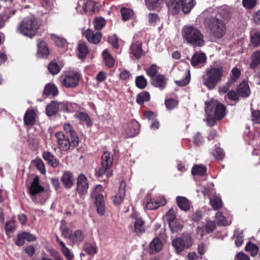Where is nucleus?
<instances>
[{"mask_svg": "<svg viewBox=\"0 0 260 260\" xmlns=\"http://www.w3.org/2000/svg\"><path fill=\"white\" fill-rule=\"evenodd\" d=\"M223 68L211 66L207 68L202 77L203 84L209 90L214 89L221 81Z\"/></svg>", "mask_w": 260, "mask_h": 260, "instance_id": "obj_1", "label": "nucleus"}, {"mask_svg": "<svg viewBox=\"0 0 260 260\" xmlns=\"http://www.w3.org/2000/svg\"><path fill=\"white\" fill-rule=\"evenodd\" d=\"M40 28L37 18L33 15L24 17L17 26L16 32L24 37L32 38Z\"/></svg>", "mask_w": 260, "mask_h": 260, "instance_id": "obj_2", "label": "nucleus"}, {"mask_svg": "<svg viewBox=\"0 0 260 260\" xmlns=\"http://www.w3.org/2000/svg\"><path fill=\"white\" fill-rule=\"evenodd\" d=\"M183 39L193 47H202L205 44L204 36L197 27L185 25L182 30Z\"/></svg>", "mask_w": 260, "mask_h": 260, "instance_id": "obj_3", "label": "nucleus"}, {"mask_svg": "<svg viewBox=\"0 0 260 260\" xmlns=\"http://www.w3.org/2000/svg\"><path fill=\"white\" fill-rule=\"evenodd\" d=\"M169 12L176 14L181 7L184 13L189 12L196 5L195 0H166Z\"/></svg>", "mask_w": 260, "mask_h": 260, "instance_id": "obj_4", "label": "nucleus"}, {"mask_svg": "<svg viewBox=\"0 0 260 260\" xmlns=\"http://www.w3.org/2000/svg\"><path fill=\"white\" fill-rule=\"evenodd\" d=\"M80 79L81 75L78 72L69 71L63 72L59 78V82L61 86L72 88L78 85Z\"/></svg>", "mask_w": 260, "mask_h": 260, "instance_id": "obj_5", "label": "nucleus"}, {"mask_svg": "<svg viewBox=\"0 0 260 260\" xmlns=\"http://www.w3.org/2000/svg\"><path fill=\"white\" fill-rule=\"evenodd\" d=\"M209 26L210 33L213 37L216 38H221L224 36L226 25L222 20L216 17L212 18Z\"/></svg>", "mask_w": 260, "mask_h": 260, "instance_id": "obj_6", "label": "nucleus"}, {"mask_svg": "<svg viewBox=\"0 0 260 260\" xmlns=\"http://www.w3.org/2000/svg\"><path fill=\"white\" fill-rule=\"evenodd\" d=\"M193 244V239L189 234H183L181 237L176 238L172 241L173 246L178 253L185 249L189 248Z\"/></svg>", "mask_w": 260, "mask_h": 260, "instance_id": "obj_7", "label": "nucleus"}, {"mask_svg": "<svg viewBox=\"0 0 260 260\" xmlns=\"http://www.w3.org/2000/svg\"><path fill=\"white\" fill-rule=\"evenodd\" d=\"M55 136L57 140L58 148L61 151L68 150L72 144V141L70 142L69 138L67 137L61 131L56 132Z\"/></svg>", "mask_w": 260, "mask_h": 260, "instance_id": "obj_8", "label": "nucleus"}, {"mask_svg": "<svg viewBox=\"0 0 260 260\" xmlns=\"http://www.w3.org/2000/svg\"><path fill=\"white\" fill-rule=\"evenodd\" d=\"M89 187L86 177L83 174H80L77 180L76 190L80 194H85Z\"/></svg>", "mask_w": 260, "mask_h": 260, "instance_id": "obj_9", "label": "nucleus"}, {"mask_svg": "<svg viewBox=\"0 0 260 260\" xmlns=\"http://www.w3.org/2000/svg\"><path fill=\"white\" fill-rule=\"evenodd\" d=\"M66 109L65 104L52 101L46 108V114L48 116H51L55 114L58 111H63Z\"/></svg>", "mask_w": 260, "mask_h": 260, "instance_id": "obj_10", "label": "nucleus"}, {"mask_svg": "<svg viewBox=\"0 0 260 260\" xmlns=\"http://www.w3.org/2000/svg\"><path fill=\"white\" fill-rule=\"evenodd\" d=\"M167 203L164 197H160L158 200L147 198L145 208L148 210H155L160 206H164Z\"/></svg>", "mask_w": 260, "mask_h": 260, "instance_id": "obj_11", "label": "nucleus"}, {"mask_svg": "<svg viewBox=\"0 0 260 260\" xmlns=\"http://www.w3.org/2000/svg\"><path fill=\"white\" fill-rule=\"evenodd\" d=\"M206 104V113L207 115L206 118V121L208 124L210 126H213L215 123V120L214 116H213L212 112L213 108L215 106V104L214 102H206L205 103Z\"/></svg>", "mask_w": 260, "mask_h": 260, "instance_id": "obj_12", "label": "nucleus"}, {"mask_svg": "<svg viewBox=\"0 0 260 260\" xmlns=\"http://www.w3.org/2000/svg\"><path fill=\"white\" fill-rule=\"evenodd\" d=\"M37 114L36 111L28 109L26 111L24 116V123L27 126H32L37 122Z\"/></svg>", "mask_w": 260, "mask_h": 260, "instance_id": "obj_13", "label": "nucleus"}, {"mask_svg": "<svg viewBox=\"0 0 260 260\" xmlns=\"http://www.w3.org/2000/svg\"><path fill=\"white\" fill-rule=\"evenodd\" d=\"M84 35L89 42L94 44H98L102 39L101 32L98 31L94 33L91 29L86 30Z\"/></svg>", "mask_w": 260, "mask_h": 260, "instance_id": "obj_14", "label": "nucleus"}, {"mask_svg": "<svg viewBox=\"0 0 260 260\" xmlns=\"http://www.w3.org/2000/svg\"><path fill=\"white\" fill-rule=\"evenodd\" d=\"M168 79L162 74H158L151 80V84L154 86L163 90L166 87Z\"/></svg>", "mask_w": 260, "mask_h": 260, "instance_id": "obj_15", "label": "nucleus"}, {"mask_svg": "<svg viewBox=\"0 0 260 260\" xmlns=\"http://www.w3.org/2000/svg\"><path fill=\"white\" fill-rule=\"evenodd\" d=\"M125 194V183L121 182L120 185L119 191L112 198L114 203L116 205H120L123 201Z\"/></svg>", "mask_w": 260, "mask_h": 260, "instance_id": "obj_16", "label": "nucleus"}, {"mask_svg": "<svg viewBox=\"0 0 260 260\" xmlns=\"http://www.w3.org/2000/svg\"><path fill=\"white\" fill-rule=\"evenodd\" d=\"M61 181L64 187L70 188L73 186L75 181L73 173L69 171H66L61 177Z\"/></svg>", "mask_w": 260, "mask_h": 260, "instance_id": "obj_17", "label": "nucleus"}, {"mask_svg": "<svg viewBox=\"0 0 260 260\" xmlns=\"http://www.w3.org/2000/svg\"><path fill=\"white\" fill-rule=\"evenodd\" d=\"M63 129L67 134H70L72 144L74 146H76L78 144L79 138L71 124L69 123H64L63 124Z\"/></svg>", "mask_w": 260, "mask_h": 260, "instance_id": "obj_18", "label": "nucleus"}, {"mask_svg": "<svg viewBox=\"0 0 260 260\" xmlns=\"http://www.w3.org/2000/svg\"><path fill=\"white\" fill-rule=\"evenodd\" d=\"M134 226L132 227V231L136 235H140L145 232L144 226V222L141 218H135L133 221Z\"/></svg>", "mask_w": 260, "mask_h": 260, "instance_id": "obj_19", "label": "nucleus"}, {"mask_svg": "<svg viewBox=\"0 0 260 260\" xmlns=\"http://www.w3.org/2000/svg\"><path fill=\"white\" fill-rule=\"evenodd\" d=\"M44 190V187L39 184V178L36 176L34 179L29 188V193L31 196L39 193Z\"/></svg>", "mask_w": 260, "mask_h": 260, "instance_id": "obj_20", "label": "nucleus"}, {"mask_svg": "<svg viewBox=\"0 0 260 260\" xmlns=\"http://www.w3.org/2000/svg\"><path fill=\"white\" fill-rule=\"evenodd\" d=\"M42 157L48 162V164L54 168H56L59 165L58 159L55 157L50 152L44 151Z\"/></svg>", "mask_w": 260, "mask_h": 260, "instance_id": "obj_21", "label": "nucleus"}, {"mask_svg": "<svg viewBox=\"0 0 260 260\" xmlns=\"http://www.w3.org/2000/svg\"><path fill=\"white\" fill-rule=\"evenodd\" d=\"M84 239V235L81 230H77L72 233L70 237L69 242L72 245L78 244L83 242Z\"/></svg>", "mask_w": 260, "mask_h": 260, "instance_id": "obj_22", "label": "nucleus"}, {"mask_svg": "<svg viewBox=\"0 0 260 260\" xmlns=\"http://www.w3.org/2000/svg\"><path fill=\"white\" fill-rule=\"evenodd\" d=\"M131 53L136 58H139L143 54L141 43L139 42H134L131 46Z\"/></svg>", "mask_w": 260, "mask_h": 260, "instance_id": "obj_23", "label": "nucleus"}, {"mask_svg": "<svg viewBox=\"0 0 260 260\" xmlns=\"http://www.w3.org/2000/svg\"><path fill=\"white\" fill-rule=\"evenodd\" d=\"M162 247V245L160 240L155 238L149 244V252L151 254L156 253L159 252Z\"/></svg>", "mask_w": 260, "mask_h": 260, "instance_id": "obj_24", "label": "nucleus"}, {"mask_svg": "<svg viewBox=\"0 0 260 260\" xmlns=\"http://www.w3.org/2000/svg\"><path fill=\"white\" fill-rule=\"evenodd\" d=\"M38 54L41 57H47L49 54V49L46 43L41 40H38Z\"/></svg>", "mask_w": 260, "mask_h": 260, "instance_id": "obj_25", "label": "nucleus"}, {"mask_svg": "<svg viewBox=\"0 0 260 260\" xmlns=\"http://www.w3.org/2000/svg\"><path fill=\"white\" fill-rule=\"evenodd\" d=\"M75 117L80 121L84 122L88 127L91 126L92 124V121L88 115L85 112L77 111L75 114Z\"/></svg>", "mask_w": 260, "mask_h": 260, "instance_id": "obj_26", "label": "nucleus"}, {"mask_svg": "<svg viewBox=\"0 0 260 260\" xmlns=\"http://www.w3.org/2000/svg\"><path fill=\"white\" fill-rule=\"evenodd\" d=\"M176 202L179 208L184 211H188L190 209L189 201L185 197L178 196L176 197Z\"/></svg>", "mask_w": 260, "mask_h": 260, "instance_id": "obj_27", "label": "nucleus"}, {"mask_svg": "<svg viewBox=\"0 0 260 260\" xmlns=\"http://www.w3.org/2000/svg\"><path fill=\"white\" fill-rule=\"evenodd\" d=\"M206 57L205 54L203 52H197L192 57L191 63L193 66L204 63L206 61Z\"/></svg>", "mask_w": 260, "mask_h": 260, "instance_id": "obj_28", "label": "nucleus"}, {"mask_svg": "<svg viewBox=\"0 0 260 260\" xmlns=\"http://www.w3.org/2000/svg\"><path fill=\"white\" fill-rule=\"evenodd\" d=\"M237 91L239 92L240 96L243 97L248 96L250 92L248 83L245 81L240 83L238 86Z\"/></svg>", "mask_w": 260, "mask_h": 260, "instance_id": "obj_29", "label": "nucleus"}, {"mask_svg": "<svg viewBox=\"0 0 260 260\" xmlns=\"http://www.w3.org/2000/svg\"><path fill=\"white\" fill-rule=\"evenodd\" d=\"M113 157L108 151L104 152L101 157V166L110 167L113 163Z\"/></svg>", "mask_w": 260, "mask_h": 260, "instance_id": "obj_30", "label": "nucleus"}, {"mask_svg": "<svg viewBox=\"0 0 260 260\" xmlns=\"http://www.w3.org/2000/svg\"><path fill=\"white\" fill-rule=\"evenodd\" d=\"M225 114V106L222 104L217 105L216 106L215 111L214 115L215 117V119L218 120H220L224 117Z\"/></svg>", "mask_w": 260, "mask_h": 260, "instance_id": "obj_31", "label": "nucleus"}, {"mask_svg": "<svg viewBox=\"0 0 260 260\" xmlns=\"http://www.w3.org/2000/svg\"><path fill=\"white\" fill-rule=\"evenodd\" d=\"M103 59L105 64L109 68L113 67L115 64V59L113 56L109 54L108 50L105 49L103 52Z\"/></svg>", "mask_w": 260, "mask_h": 260, "instance_id": "obj_32", "label": "nucleus"}, {"mask_svg": "<svg viewBox=\"0 0 260 260\" xmlns=\"http://www.w3.org/2000/svg\"><path fill=\"white\" fill-rule=\"evenodd\" d=\"M159 68L155 64H152L149 67L145 69L147 76H148L152 80L157 75Z\"/></svg>", "mask_w": 260, "mask_h": 260, "instance_id": "obj_33", "label": "nucleus"}, {"mask_svg": "<svg viewBox=\"0 0 260 260\" xmlns=\"http://www.w3.org/2000/svg\"><path fill=\"white\" fill-rule=\"evenodd\" d=\"M60 230L61 233V236L64 238L70 239V237L72 236V231L67 225L66 222L62 220L60 226Z\"/></svg>", "mask_w": 260, "mask_h": 260, "instance_id": "obj_34", "label": "nucleus"}, {"mask_svg": "<svg viewBox=\"0 0 260 260\" xmlns=\"http://www.w3.org/2000/svg\"><path fill=\"white\" fill-rule=\"evenodd\" d=\"M44 93L46 95L56 96L58 93V90L57 87L53 84H48L46 85Z\"/></svg>", "mask_w": 260, "mask_h": 260, "instance_id": "obj_35", "label": "nucleus"}, {"mask_svg": "<svg viewBox=\"0 0 260 260\" xmlns=\"http://www.w3.org/2000/svg\"><path fill=\"white\" fill-rule=\"evenodd\" d=\"M260 64V51H254L251 55V69H254Z\"/></svg>", "mask_w": 260, "mask_h": 260, "instance_id": "obj_36", "label": "nucleus"}, {"mask_svg": "<svg viewBox=\"0 0 260 260\" xmlns=\"http://www.w3.org/2000/svg\"><path fill=\"white\" fill-rule=\"evenodd\" d=\"M245 250L249 252L251 256L254 257L257 254L259 248L256 244L249 242L245 246Z\"/></svg>", "mask_w": 260, "mask_h": 260, "instance_id": "obj_37", "label": "nucleus"}, {"mask_svg": "<svg viewBox=\"0 0 260 260\" xmlns=\"http://www.w3.org/2000/svg\"><path fill=\"white\" fill-rule=\"evenodd\" d=\"M103 191V186L101 185H98L92 189L91 196L94 198L95 201H98V199L100 197L102 198V199H104V197L102 194Z\"/></svg>", "mask_w": 260, "mask_h": 260, "instance_id": "obj_38", "label": "nucleus"}, {"mask_svg": "<svg viewBox=\"0 0 260 260\" xmlns=\"http://www.w3.org/2000/svg\"><path fill=\"white\" fill-rule=\"evenodd\" d=\"M190 77L188 72L185 71L182 73V79L175 81V83L180 86H184L189 83Z\"/></svg>", "mask_w": 260, "mask_h": 260, "instance_id": "obj_39", "label": "nucleus"}, {"mask_svg": "<svg viewBox=\"0 0 260 260\" xmlns=\"http://www.w3.org/2000/svg\"><path fill=\"white\" fill-rule=\"evenodd\" d=\"M163 0H145L147 8L150 10L157 9L162 3Z\"/></svg>", "mask_w": 260, "mask_h": 260, "instance_id": "obj_40", "label": "nucleus"}, {"mask_svg": "<svg viewBox=\"0 0 260 260\" xmlns=\"http://www.w3.org/2000/svg\"><path fill=\"white\" fill-rule=\"evenodd\" d=\"M78 56L80 58L82 59L84 58L88 52V49L84 43H80L78 44Z\"/></svg>", "mask_w": 260, "mask_h": 260, "instance_id": "obj_41", "label": "nucleus"}, {"mask_svg": "<svg viewBox=\"0 0 260 260\" xmlns=\"http://www.w3.org/2000/svg\"><path fill=\"white\" fill-rule=\"evenodd\" d=\"M135 82L136 86L141 89H144L147 85V80L143 75L137 76Z\"/></svg>", "mask_w": 260, "mask_h": 260, "instance_id": "obj_42", "label": "nucleus"}, {"mask_svg": "<svg viewBox=\"0 0 260 260\" xmlns=\"http://www.w3.org/2000/svg\"><path fill=\"white\" fill-rule=\"evenodd\" d=\"M95 204L98 213L101 215H104L106 212L104 199H102V198L100 197L98 201H95Z\"/></svg>", "mask_w": 260, "mask_h": 260, "instance_id": "obj_43", "label": "nucleus"}, {"mask_svg": "<svg viewBox=\"0 0 260 260\" xmlns=\"http://www.w3.org/2000/svg\"><path fill=\"white\" fill-rule=\"evenodd\" d=\"M120 12L122 19L124 21L129 20L134 14V13L132 9L127 8H122L121 9Z\"/></svg>", "mask_w": 260, "mask_h": 260, "instance_id": "obj_44", "label": "nucleus"}, {"mask_svg": "<svg viewBox=\"0 0 260 260\" xmlns=\"http://www.w3.org/2000/svg\"><path fill=\"white\" fill-rule=\"evenodd\" d=\"M210 204L214 210H217L222 206V203L221 199L217 196L213 197L210 201Z\"/></svg>", "mask_w": 260, "mask_h": 260, "instance_id": "obj_45", "label": "nucleus"}, {"mask_svg": "<svg viewBox=\"0 0 260 260\" xmlns=\"http://www.w3.org/2000/svg\"><path fill=\"white\" fill-rule=\"evenodd\" d=\"M150 100V94L147 91H143L139 93L137 98L136 101L139 104H143Z\"/></svg>", "mask_w": 260, "mask_h": 260, "instance_id": "obj_46", "label": "nucleus"}, {"mask_svg": "<svg viewBox=\"0 0 260 260\" xmlns=\"http://www.w3.org/2000/svg\"><path fill=\"white\" fill-rule=\"evenodd\" d=\"M206 172V168L203 165H194L192 168V174L196 175H204Z\"/></svg>", "mask_w": 260, "mask_h": 260, "instance_id": "obj_47", "label": "nucleus"}, {"mask_svg": "<svg viewBox=\"0 0 260 260\" xmlns=\"http://www.w3.org/2000/svg\"><path fill=\"white\" fill-rule=\"evenodd\" d=\"M48 69L49 72L53 74V75H56L58 74L61 68L60 66L57 64V62L55 61H51L48 65Z\"/></svg>", "mask_w": 260, "mask_h": 260, "instance_id": "obj_48", "label": "nucleus"}, {"mask_svg": "<svg viewBox=\"0 0 260 260\" xmlns=\"http://www.w3.org/2000/svg\"><path fill=\"white\" fill-rule=\"evenodd\" d=\"M138 126V123L137 121H132L129 125V127L131 128L132 127H135L129 131L126 130L125 133L128 137H133L136 136V135L138 133L137 128Z\"/></svg>", "mask_w": 260, "mask_h": 260, "instance_id": "obj_49", "label": "nucleus"}, {"mask_svg": "<svg viewBox=\"0 0 260 260\" xmlns=\"http://www.w3.org/2000/svg\"><path fill=\"white\" fill-rule=\"evenodd\" d=\"M94 27L96 30H101L106 24V20L102 17H96L93 21Z\"/></svg>", "mask_w": 260, "mask_h": 260, "instance_id": "obj_50", "label": "nucleus"}, {"mask_svg": "<svg viewBox=\"0 0 260 260\" xmlns=\"http://www.w3.org/2000/svg\"><path fill=\"white\" fill-rule=\"evenodd\" d=\"M234 236L236 238L235 244L237 246H240L243 242V232L240 230H236L234 233Z\"/></svg>", "mask_w": 260, "mask_h": 260, "instance_id": "obj_51", "label": "nucleus"}, {"mask_svg": "<svg viewBox=\"0 0 260 260\" xmlns=\"http://www.w3.org/2000/svg\"><path fill=\"white\" fill-rule=\"evenodd\" d=\"M109 168L107 166H101V167L96 172V175L98 177H103L106 175L107 177H109L112 175L111 173L108 172Z\"/></svg>", "mask_w": 260, "mask_h": 260, "instance_id": "obj_52", "label": "nucleus"}, {"mask_svg": "<svg viewBox=\"0 0 260 260\" xmlns=\"http://www.w3.org/2000/svg\"><path fill=\"white\" fill-rule=\"evenodd\" d=\"M61 250L62 252L63 253L65 257L68 260H71L74 257L73 253L70 251V250L66 246L64 243H61Z\"/></svg>", "mask_w": 260, "mask_h": 260, "instance_id": "obj_53", "label": "nucleus"}, {"mask_svg": "<svg viewBox=\"0 0 260 260\" xmlns=\"http://www.w3.org/2000/svg\"><path fill=\"white\" fill-rule=\"evenodd\" d=\"M251 43L254 47H257L260 44V31L254 32L251 35Z\"/></svg>", "mask_w": 260, "mask_h": 260, "instance_id": "obj_54", "label": "nucleus"}, {"mask_svg": "<svg viewBox=\"0 0 260 260\" xmlns=\"http://www.w3.org/2000/svg\"><path fill=\"white\" fill-rule=\"evenodd\" d=\"M33 162L42 174H45L46 173L45 165L41 159L36 158L33 160Z\"/></svg>", "mask_w": 260, "mask_h": 260, "instance_id": "obj_55", "label": "nucleus"}, {"mask_svg": "<svg viewBox=\"0 0 260 260\" xmlns=\"http://www.w3.org/2000/svg\"><path fill=\"white\" fill-rule=\"evenodd\" d=\"M51 39L54 42L56 45L62 47L66 44V41L64 39L60 38L55 35H51Z\"/></svg>", "mask_w": 260, "mask_h": 260, "instance_id": "obj_56", "label": "nucleus"}, {"mask_svg": "<svg viewBox=\"0 0 260 260\" xmlns=\"http://www.w3.org/2000/svg\"><path fill=\"white\" fill-rule=\"evenodd\" d=\"M169 227L172 232L176 233L181 230L183 228V225L180 222L177 220L174 221L173 223H170Z\"/></svg>", "mask_w": 260, "mask_h": 260, "instance_id": "obj_57", "label": "nucleus"}, {"mask_svg": "<svg viewBox=\"0 0 260 260\" xmlns=\"http://www.w3.org/2000/svg\"><path fill=\"white\" fill-rule=\"evenodd\" d=\"M166 219L169 225H170V223H173L174 221L177 220L175 213L173 209H170L166 213Z\"/></svg>", "mask_w": 260, "mask_h": 260, "instance_id": "obj_58", "label": "nucleus"}, {"mask_svg": "<svg viewBox=\"0 0 260 260\" xmlns=\"http://www.w3.org/2000/svg\"><path fill=\"white\" fill-rule=\"evenodd\" d=\"M85 251L89 255H94L96 253V248L90 243L85 244L84 245Z\"/></svg>", "mask_w": 260, "mask_h": 260, "instance_id": "obj_59", "label": "nucleus"}, {"mask_svg": "<svg viewBox=\"0 0 260 260\" xmlns=\"http://www.w3.org/2000/svg\"><path fill=\"white\" fill-rule=\"evenodd\" d=\"M215 217L219 224L220 225L226 226L230 224L229 221L222 215L221 212H217L216 214Z\"/></svg>", "mask_w": 260, "mask_h": 260, "instance_id": "obj_60", "label": "nucleus"}, {"mask_svg": "<svg viewBox=\"0 0 260 260\" xmlns=\"http://www.w3.org/2000/svg\"><path fill=\"white\" fill-rule=\"evenodd\" d=\"M178 102L177 100L173 99H169L165 101V105L169 110H172L178 105Z\"/></svg>", "mask_w": 260, "mask_h": 260, "instance_id": "obj_61", "label": "nucleus"}, {"mask_svg": "<svg viewBox=\"0 0 260 260\" xmlns=\"http://www.w3.org/2000/svg\"><path fill=\"white\" fill-rule=\"evenodd\" d=\"M16 13L15 10H11L10 8H6L2 16L5 21L8 20L12 15H15Z\"/></svg>", "mask_w": 260, "mask_h": 260, "instance_id": "obj_62", "label": "nucleus"}, {"mask_svg": "<svg viewBox=\"0 0 260 260\" xmlns=\"http://www.w3.org/2000/svg\"><path fill=\"white\" fill-rule=\"evenodd\" d=\"M148 18L149 23L151 25H155L159 20L157 15L154 13L149 14Z\"/></svg>", "mask_w": 260, "mask_h": 260, "instance_id": "obj_63", "label": "nucleus"}, {"mask_svg": "<svg viewBox=\"0 0 260 260\" xmlns=\"http://www.w3.org/2000/svg\"><path fill=\"white\" fill-rule=\"evenodd\" d=\"M205 231L206 233L212 232L216 228V223L213 221H208L205 225Z\"/></svg>", "mask_w": 260, "mask_h": 260, "instance_id": "obj_64", "label": "nucleus"}]
</instances>
